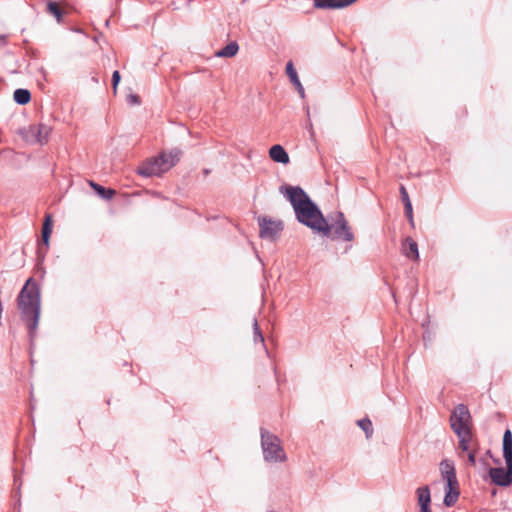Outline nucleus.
Wrapping results in <instances>:
<instances>
[{
	"instance_id": "obj_8",
	"label": "nucleus",
	"mask_w": 512,
	"mask_h": 512,
	"mask_svg": "<svg viewBox=\"0 0 512 512\" xmlns=\"http://www.w3.org/2000/svg\"><path fill=\"white\" fill-rule=\"evenodd\" d=\"M165 170L161 165L158 157L151 158L143 162L138 168L137 173L144 177L157 176L164 173Z\"/></svg>"
},
{
	"instance_id": "obj_26",
	"label": "nucleus",
	"mask_w": 512,
	"mask_h": 512,
	"mask_svg": "<svg viewBox=\"0 0 512 512\" xmlns=\"http://www.w3.org/2000/svg\"><path fill=\"white\" fill-rule=\"evenodd\" d=\"M253 340L255 343L259 342L263 345V347H265L264 336L260 330L258 321L256 319H254V322H253Z\"/></svg>"
},
{
	"instance_id": "obj_1",
	"label": "nucleus",
	"mask_w": 512,
	"mask_h": 512,
	"mask_svg": "<svg viewBox=\"0 0 512 512\" xmlns=\"http://www.w3.org/2000/svg\"><path fill=\"white\" fill-rule=\"evenodd\" d=\"M280 192L293 207L296 219L315 233L330 238L331 227L320 208L300 186L282 185Z\"/></svg>"
},
{
	"instance_id": "obj_11",
	"label": "nucleus",
	"mask_w": 512,
	"mask_h": 512,
	"mask_svg": "<svg viewBox=\"0 0 512 512\" xmlns=\"http://www.w3.org/2000/svg\"><path fill=\"white\" fill-rule=\"evenodd\" d=\"M286 74L288 75L291 83L294 85L295 89L299 93L300 97L303 99L305 97V90L299 80L297 71H296L292 61H289L286 64Z\"/></svg>"
},
{
	"instance_id": "obj_31",
	"label": "nucleus",
	"mask_w": 512,
	"mask_h": 512,
	"mask_svg": "<svg viewBox=\"0 0 512 512\" xmlns=\"http://www.w3.org/2000/svg\"><path fill=\"white\" fill-rule=\"evenodd\" d=\"M445 483V489H460L457 476L447 480Z\"/></svg>"
},
{
	"instance_id": "obj_6",
	"label": "nucleus",
	"mask_w": 512,
	"mask_h": 512,
	"mask_svg": "<svg viewBox=\"0 0 512 512\" xmlns=\"http://www.w3.org/2000/svg\"><path fill=\"white\" fill-rule=\"evenodd\" d=\"M331 227V235L332 239L343 240L347 242H351L354 240V234L351 231V228L346 220L344 214L342 212H337L334 222L329 224Z\"/></svg>"
},
{
	"instance_id": "obj_24",
	"label": "nucleus",
	"mask_w": 512,
	"mask_h": 512,
	"mask_svg": "<svg viewBox=\"0 0 512 512\" xmlns=\"http://www.w3.org/2000/svg\"><path fill=\"white\" fill-rule=\"evenodd\" d=\"M358 426L365 432L367 438L373 434L372 422L369 418H363L357 421Z\"/></svg>"
},
{
	"instance_id": "obj_34",
	"label": "nucleus",
	"mask_w": 512,
	"mask_h": 512,
	"mask_svg": "<svg viewBox=\"0 0 512 512\" xmlns=\"http://www.w3.org/2000/svg\"><path fill=\"white\" fill-rule=\"evenodd\" d=\"M442 479L446 482L449 479H452L453 477H456V470H450V471H443L441 473Z\"/></svg>"
},
{
	"instance_id": "obj_36",
	"label": "nucleus",
	"mask_w": 512,
	"mask_h": 512,
	"mask_svg": "<svg viewBox=\"0 0 512 512\" xmlns=\"http://www.w3.org/2000/svg\"><path fill=\"white\" fill-rule=\"evenodd\" d=\"M7 44V35L1 34L0 35V45H6Z\"/></svg>"
},
{
	"instance_id": "obj_37",
	"label": "nucleus",
	"mask_w": 512,
	"mask_h": 512,
	"mask_svg": "<svg viewBox=\"0 0 512 512\" xmlns=\"http://www.w3.org/2000/svg\"><path fill=\"white\" fill-rule=\"evenodd\" d=\"M420 512H432L430 505L420 508Z\"/></svg>"
},
{
	"instance_id": "obj_17",
	"label": "nucleus",
	"mask_w": 512,
	"mask_h": 512,
	"mask_svg": "<svg viewBox=\"0 0 512 512\" xmlns=\"http://www.w3.org/2000/svg\"><path fill=\"white\" fill-rule=\"evenodd\" d=\"M14 101L19 105H26L31 100V93L27 89L19 88L14 91Z\"/></svg>"
},
{
	"instance_id": "obj_3",
	"label": "nucleus",
	"mask_w": 512,
	"mask_h": 512,
	"mask_svg": "<svg viewBox=\"0 0 512 512\" xmlns=\"http://www.w3.org/2000/svg\"><path fill=\"white\" fill-rule=\"evenodd\" d=\"M503 457L506 462V469L491 467L489 476L494 484L508 487L512 484V432L510 429H506L503 435Z\"/></svg>"
},
{
	"instance_id": "obj_13",
	"label": "nucleus",
	"mask_w": 512,
	"mask_h": 512,
	"mask_svg": "<svg viewBox=\"0 0 512 512\" xmlns=\"http://www.w3.org/2000/svg\"><path fill=\"white\" fill-rule=\"evenodd\" d=\"M402 251L403 254L411 260L419 259L418 244L411 237L405 239V242L402 244Z\"/></svg>"
},
{
	"instance_id": "obj_29",
	"label": "nucleus",
	"mask_w": 512,
	"mask_h": 512,
	"mask_svg": "<svg viewBox=\"0 0 512 512\" xmlns=\"http://www.w3.org/2000/svg\"><path fill=\"white\" fill-rule=\"evenodd\" d=\"M120 80H121L120 73L118 70H115L112 74V88H113L114 93L117 92V87L120 83Z\"/></svg>"
},
{
	"instance_id": "obj_4",
	"label": "nucleus",
	"mask_w": 512,
	"mask_h": 512,
	"mask_svg": "<svg viewBox=\"0 0 512 512\" xmlns=\"http://www.w3.org/2000/svg\"><path fill=\"white\" fill-rule=\"evenodd\" d=\"M260 433L261 446L265 461L284 462L287 457L283 447L281 446L280 439L264 428L260 429Z\"/></svg>"
},
{
	"instance_id": "obj_27",
	"label": "nucleus",
	"mask_w": 512,
	"mask_h": 512,
	"mask_svg": "<svg viewBox=\"0 0 512 512\" xmlns=\"http://www.w3.org/2000/svg\"><path fill=\"white\" fill-rule=\"evenodd\" d=\"M21 134L27 142L37 143V133L31 131V125L26 130L22 131Z\"/></svg>"
},
{
	"instance_id": "obj_5",
	"label": "nucleus",
	"mask_w": 512,
	"mask_h": 512,
	"mask_svg": "<svg viewBox=\"0 0 512 512\" xmlns=\"http://www.w3.org/2000/svg\"><path fill=\"white\" fill-rule=\"evenodd\" d=\"M471 419L469 409L464 404H459L450 416V426L457 436L467 435L471 432L468 422Z\"/></svg>"
},
{
	"instance_id": "obj_12",
	"label": "nucleus",
	"mask_w": 512,
	"mask_h": 512,
	"mask_svg": "<svg viewBox=\"0 0 512 512\" xmlns=\"http://www.w3.org/2000/svg\"><path fill=\"white\" fill-rule=\"evenodd\" d=\"M270 158L277 163L288 164L290 159L286 150L279 144L273 145L269 149Z\"/></svg>"
},
{
	"instance_id": "obj_16",
	"label": "nucleus",
	"mask_w": 512,
	"mask_h": 512,
	"mask_svg": "<svg viewBox=\"0 0 512 512\" xmlns=\"http://www.w3.org/2000/svg\"><path fill=\"white\" fill-rule=\"evenodd\" d=\"M238 50H239V45L237 44V42L233 41V42H230L229 44H227L222 49L218 50L215 53V55L217 57H233L237 54Z\"/></svg>"
},
{
	"instance_id": "obj_15",
	"label": "nucleus",
	"mask_w": 512,
	"mask_h": 512,
	"mask_svg": "<svg viewBox=\"0 0 512 512\" xmlns=\"http://www.w3.org/2000/svg\"><path fill=\"white\" fill-rule=\"evenodd\" d=\"M416 495L420 508L431 504V492L429 486L425 485L417 488Z\"/></svg>"
},
{
	"instance_id": "obj_23",
	"label": "nucleus",
	"mask_w": 512,
	"mask_h": 512,
	"mask_svg": "<svg viewBox=\"0 0 512 512\" xmlns=\"http://www.w3.org/2000/svg\"><path fill=\"white\" fill-rule=\"evenodd\" d=\"M91 186L94 188V190L97 192V194L102 197L103 199L110 200L115 195V190L110 188H105L99 184L91 182Z\"/></svg>"
},
{
	"instance_id": "obj_7",
	"label": "nucleus",
	"mask_w": 512,
	"mask_h": 512,
	"mask_svg": "<svg viewBox=\"0 0 512 512\" xmlns=\"http://www.w3.org/2000/svg\"><path fill=\"white\" fill-rule=\"evenodd\" d=\"M259 236L263 239L275 241L284 229L281 220H272L266 216L258 219Z\"/></svg>"
},
{
	"instance_id": "obj_2",
	"label": "nucleus",
	"mask_w": 512,
	"mask_h": 512,
	"mask_svg": "<svg viewBox=\"0 0 512 512\" xmlns=\"http://www.w3.org/2000/svg\"><path fill=\"white\" fill-rule=\"evenodd\" d=\"M17 302L21 318L28 328L30 342L33 343L37 335L41 310L40 288L33 278L26 281L17 297Z\"/></svg>"
},
{
	"instance_id": "obj_9",
	"label": "nucleus",
	"mask_w": 512,
	"mask_h": 512,
	"mask_svg": "<svg viewBox=\"0 0 512 512\" xmlns=\"http://www.w3.org/2000/svg\"><path fill=\"white\" fill-rule=\"evenodd\" d=\"M356 0H313V5L317 9H342Z\"/></svg>"
},
{
	"instance_id": "obj_33",
	"label": "nucleus",
	"mask_w": 512,
	"mask_h": 512,
	"mask_svg": "<svg viewBox=\"0 0 512 512\" xmlns=\"http://www.w3.org/2000/svg\"><path fill=\"white\" fill-rule=\"evenodd\" d=\"M127 103L130 105H139L141 103L140 97L136 94H129L127 96Z\"/></svg>"
},
{
	"instance_id": "obj_10",
	"label": "nucleus",
	"mask_w": 512,
	"mask_h": 512,
	"mask_svg": "<svg viewBox=\"0 0 512 512\" xmlns=\"http://www.w3.org/2000/svg\"><path fill=\"white\" fill-rule=\"evenodd\" d=\"M180 156L181 151L178 149H174L169 153H161L158 156V158L161 161V165L166 172L180 160Z\"/></svg>"
},
{
	"instance_id": "obj_28",
	"label": "nucleus",
	"mask_w": 512,
	"mask_h": 512,
	"mask_svg": "<svg viewBox=\"0 0 512 512\" xmlns=\"http://www.w3.org/2000/svg\"><path fill=\"white\" fill-rule=\"evenodd\" d=\"M440 472L443 473V471H450L455 469L454 462L449 459H443L439 464Z\"/></svg>"
},
{
	"instance_id": "obj_19",
	"label": "nucleus",
	"mask_w": 512,
	"mask_h": 512,
	"mask_svg": "<svg viewBox=\"0 0 512 512\" xmlns=\"http://www.w3.org/2000/svg\"><path fill=\"white\" fill-rule=\"evenodd\" d=\"M460 496V489H445L443 503L446 507H452Z\"/></svg>"
},
{
	"instance_id": "obj_14",
	"label": "nucleus",
	"mask_w": 512,
	"mask_h": 512,
	"mask_svg": "<svg viewBox=\"0 0 512 512\" xmlns=\"http://www.w3.org/2000/svg\"><path fill=\"white\" fill-rule=\"evenodd\" d=\"M31 131L37 133V143L44 144L48 140L51 128L43 123L31 125Z\"/></svg>"
},
{
	"instance_id": "obj_18",
	"label": "nucleus",
	"mask_w": 512,
	"mask_h": 512,
	"mask_svg": "<svg viewBox=\"0 0 512 512\" xmlns=\"http://www.w3.org/2000/svg\"><path fill=\"white\" fill-rule=\"evenodd\" d=\"M460 496V489H445L443 503L446 507H452Z\"/></svg>"
},
{
	"instance_id": "obj_35",
	"label": "nucleus",
	"mask_w": 512,
	"mask_h": 512,
	"mask_svg": "<svg viewBox=\"0 0 512 512\" xmlns=\"http://www.w3.org/2000/svg\"><path fill=\"white\" fill-rule=\"evenodd\" d=\"M467 453H468V455H467L468 462L470 463V465L475 466L476 465V453H475V451L472 450V451H469Z\"/></svg>"
},
{
	"instance_id": "obj_25",
	"label": "nucleus",
	"mask_w": 512,
	"mask_h": 512,
	"mask_svg": "<svg viewBox=\"0 0 512 512\" xmlns=\"http://www.w3.org/2000/svg\"><path fill=\"white\" fill-rule=\"evenodd\" d=\"M459 438V448L463 452H469L470 450V442L472 440V432H469L467 435L457 436Z\"/></svg>"
},
{
	"instance_id": "obj_30",
	"label": "nucleus",
	"mask_w": 512,
	"mask_h": 512,
	"mask_svg": "<svg viewBox=\"0 0 512 512\" xmlns=\"http://www.w3.org/2000/svg\"><path fill=\"white\" fill-rule=\"evenodd\" d=\"M404 212H405V216L407 217V219L409 220L411 225H413L414 221H413V211H412V204L411 203H406L404 205Z\"/></svg>"
},
{
	"instance_id": "obj_22",
	"label": "nucleus",
	"mask_w": 512,
	"mask_h": 512,
	"mask_svg": "<svg viewBox=\"0 0 512 512\" xmlns=\"http://www.w3.org/2000/svg\"><path fill=\"white\" fill-rule=\"evenodd\" d=\"M51 233H52V217H51V215L48 214L45 216V221H44L43 227H42V241L47 246L49 244V239H50Z\"/></svg>"
},
{
	"instance_id": "obj_32",
	"label": "nucleus",
	"mask_w": 512,
	"mask_h": 512,
	"mask_svg": "<svg viewBox=\"0 0 512 512\" xmlns=\"http://www.w3.org/2000/svg\"><path fill=\"white\" fill-rule=\"evenodd\" d=\"M400 195H401V200L404 205L406 203H411L408 192H407L405 186H403V185L400 186Z\"/></svg>"
},
{
	"instance_id": "obj_21",
	"label": "nucleus",
	"mask_w": 512,
	"mask_h": 512,
	"mask_svg": "<svg viewBox=\"0 0 512 512\" xmlns=\"http://www.w3.org/2000/svg\"><path fill=\"white\" fill-rule=\"evenodd\" d=\"M47 12L51 15H53L58 23H62L64 12L60 8L57 2L55 1H48L47 2Z\"/></svg>"
},
{
	"instance_id": "obj_20",
	"label": "nucleus",
	"mask_w": 512,
	"mask_h": 512,
	"mask_svg": "<svg viewBox=\"0 0 512 512\" xmlns=\"http://www.w3.org/2000/svg\"><path fill=\"white\" fill-rule=\"evenodd\" d=\"M460 496V489H445L443 503L446 507H452Z\"/></svg>"
}]
</instances>
